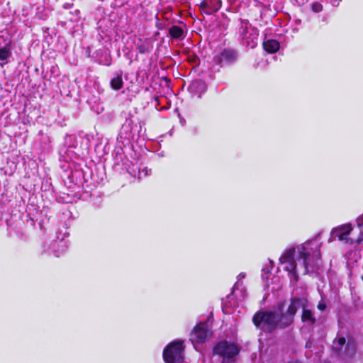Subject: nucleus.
Instances as JSON below:
<instances>
[{
  "label": "nucleus",
  "instance_id": "1",
  "mask_svg": "<svg viewBox=\"0 0 363 363\" xmlns=\"http://www.w3.org/2000/svg\"><path fill=\"white\" fill-rule=\"evenodd\" d=\"M279 263L284 265V270L297 281L298 274L304 275L319 269L321 263L320 244L313 240L287 249L280 257Z\"/></svg>",
  "mask_w": 363,
  "mask_h": 363
},
{
  "label": "nucleus",
  "instance_id": "2",
  "mask_svg": "<svg viewBox=\"0 0 363 363\" xmlns=\"http://www.w3.org/2000/svg\"><path fill=\"white\" fill-rule=\"evenodd\" d=\"M253 323L266 333H271L281 328V315L277 311H258L252 318Z\"/></svg>",
  "mask_w": 363,
  "mask_h": 363
},
{
  "label": "nucleus",
  "instance_id": "3",
  "mask_svg": "<svg viewBox=\"0 0 363 363\" xmlns=\"http://www.w3.org/2000/svg\"><path fill=\"white\" fill-rule=\"evenodd\" d=\"M213 352L214 354L223 357L221 363H235V357L238 354L240 349L234 343L222 341L214 347Z\"/></svg>",
  "mask_w": 363,
  "mask_h": 363
},
{
  "label": "nucleus",
  "instance_id": "4",
  "mask_svg": "<svg viewBox=\"0 0 363 363\" xmlns=\"http://www.w3.org/2000/svg\"><path fill=\"white\" fill-rule=\"evenodd\" d=\"M308 301L304 298H293L291 299V303L289 306L286 313H281V328H284L290 325L294 321V317L299 308H303L304 304Z\"/></svg>",
  "mask_w": 363,
  "mask_h": 363
},
{
  "label": "nucleus",
  "instance_id": "5",
  "mask_svg": "<svg viewBox=\"0 0 363 363\" xmlns=\"http://www.w3.org/2000/svg\"><path fill=\"white\" fill-rule=\"evenodd\" d=\"M183 342H172L167 346L163 352L164 360L166 363H178L183 360Z\"/></svg>",
  "mask_w": 363,
  "mask_h": 363
},
{
  "label": "nucleus",
  "instance_id": "6",
  "mask_svg": "<svg viewBox=\"0 0 363 363\" xmlns=\"http://www.w3.org/2000/svg\"><path fill=\"white\" fill-rule=\"evenodd\" d=\"M333 350L343 359L351 358L355 353V346L351 340L346 342L344 337H338L333 341Z\"/></svg>",
  "mask_w": 363,
  "mask_h": 363
},
{
  "label": "nucleus",
  "instance_id": "7",
  "mask_svg": "<svg viewBox=\"0 0 363 363\" xmlns=\"http://www.w3.org/2000/svg\"><path fill=\"white\" fill-rule=\"evenodd\" d=\"M238 52L236 49L233 48H225L218 54L214 56L213 60L216 65L220 67L224 65H230L235 63L238 59Z\"/></svg>",
  "mask_w": 363,
  "mask_h": 363
},
{
  "label": "nucleus",
  "instance_id": "8",
  "mask_svg": "<svg viewBox=\"0 0 363 363\" xmlns=\"http://www.w3.org/2000/svg\"><path fill=\"white\" fill-rule=\"evenodd\" d=\"M210 335L207 324L200 323L197 325L190 334V340L192 342L202 343L206 341Z\"/></svg>",
  "mask_w": 363,
  "mask_h": 363
},
{
  "label": "nucleus",
  "instance_id": "9",
  "mask_svg": "<svg viewBox=\"0 0 363 363\" xmlns=\"http://www.w3.org/2000/svg\"><path fill=\"white\" fill-rule=\"evenodd\" d=\"M201 12L207 16L218 12L222 6L221 0H203L199 4Z\"/></svg>",
  "mask_w": 363,
  "mask_h": 363
},
{
  "label": "nucleus",
  "instance_id": "10",
  "mask_svg": "<svg viewBox=\"0 0 363 363\" xmlns=\"http://www.w3.org/2000/svg\"><path fill=\"white\" fill-rule=\"evenodd\" d=\"M353 228H333L331 231V235L333 238H338L341 241H350L351 242H359L362 238H349Z\"/></svg>",
  "mask_w": 363,
  "mask_h": 363
},
{
  "label": "nucleus",
  "instance_id": "11",
  "mask_svg": "<svg viewBox=\"0 0 363 363\" xmlns=\"http://www.w3.org/2000/svg\"><path fill=\"white\" fill-rule=\"evenodd\" d=\"M12 40L3 35L0 36V61H6L12 55Z\"/></svg>",
  "mask_w": 363,
  "mask_h": 363
},
{
  "label": "nucleus",
  "instance_id": "12",
  "mask_svg": "<svg viewBox=\"0 0 363 363\" xmlns=\"http://www.w3.org/2000/svg\"><path fill=\"white\" fill-rule=\"evenodd\" d=\"M139 43L136 44V49L140 54L150 53L152 50V45L149 39H138Z\"/></svg>",
  "mask_w": 363,
  "mask_h": 363
},
{
  "label": "nucleus",
  "instance_id": "13",
  "mask_svg": "<svg viewBox=\"0 0 363 363\" xmlns=\"http://www.w3.org/2000/svg\"><path fill=\"white\" fill-rule=\"evenodd\" d=\"M168 34L171 38L175 40H182L185 38L183 28L176 25H174L169 28Z\"/></svg>",
  "mask_w": 363,
  "mask_h": 363
},
{
  "label": "nucleus",
  "instance_id": "14",
  "mask_svg": "<svg viewBox=\"0 0 363 363\" xmlns=\"http://www.w3.org/2000/svg\"><path fill=\"white\" fill-rule=\"evenodd\" d=\"M264 50L270 54L277 52L280 48L279 43L276 40H267L263 42Z\"/></svg>",
  "mask_w": 363,
  "mask_h": 363
},
{
  "label": "nucleus",
  "instance_id": "15",
  "mask_svg": "<svg viewBox=\"0 0 363 363\" xmlns=\"http://www.w3.org/2000/svg\"><path fill=\"white\" fill-rule=\"evenodd\" d=\"M302 310V320L303 322H307L309 324H313L315 322V318L311 311L307 308V304H304Z\"/></svg>",
  "mask_w": 363,
  "mask_h": 363
},
{
  "label": "nucleus",
  "instance_id": "16",
  "mask_svg": "<svg viewBox=\"0 0 363 363\" xmlns=\"http://www.w3.org/2000/svg\"><path fill=\"white\" fill-rule=\"evenodd\" d=\"M110 85L113 90L118 91L121 89L123 86L122 75L118 74L116 77L112 78L110 82Z\"/></svg>",
  "mask_w": 363,
  "mask_h": 363
},
{
  "label": "nucleus",
  "instance_id": "17",
  "mask_svg": "<svg viewBox=\"0 0 363 363\" xmlns=\"http://www.w3.org/2000/svg\"><path fill=\"white\" fill-rule=\"evenodd\" d=\"M312 10L315 13H319L323 11V5L319 2H314L311 6Z\"/></svg>",
  "mask_w": 363,
  "mask_h": 363
},
{
  "label": "nucleus",
  "instance_id": "18",
  "mask_svg": "<svg viewBox=\"0 0 363 363\" xmlns=\"http://www.w3.org/2000/svg\"><path fill=\"white\" fill-rule=\"evenodd\" d=\"M199 1V0H182V4L186 7H188L189 9H190L192 2H194L196 4V5H199V4H198Z\"/></svg>",
  "mask_w": 363,
  "mask_h": 363
},
{
  "label": "nucleus",
  "instance_id": "19",
  "mask_svg": "<svg viewBox=\"0 0 363 363\" xmlns=\"http://www.w3.org/2000/svg\"><path fill=\"white\" fill-rule=\"evenodd\" d=\"M357 227H363V214L357 218Z\"/></svg>",
  "mask_w": 363,
  "mask_h": 363
},
{
  "label": "nucleus",
  "instance_id": "20",
  "mask_svg": "<svg viewBox=\"0 0 363 363\" xmlns=\"http://www.w3.org/2000/svg\"><path fill=\"white\" fill-rule=\"evenodd\" d=\"M325 308L326 306L323 303H319V304L318 305V308L320 309V311L325 310Z\"/></svg>",
  "mask_w": 363,
  "mask_h": 363
},
{
  "label": "nucleus",
  "instance_id": "21",
  "mask_svg": "<svg viewBox=\"0 0 363 363\" xmlns=\"http://www.w3.org/2000/svg\"><path fill=\"white\" fill-rule=\"evenodd\" d=\"M283 308H284V303H279L278 304V311H279V312H281L282 310H283Z\"/></svg>",
  "mask_w": 363,
  "mask_h": 363
},
{
  "label": "nucleus",
  "instance_id": "22",
  "mask_svg": "<svg viewBox=\"0 0 363 363\" xmlns=\"http://www.w3.org/2000/svg\"><path fill=\"white\" fill-rule=\"evenodd\" d=\"M338 227H347V228H350V227H352V225L350 223H347V224L340 225Z\"/></svg>",
  "mask_w": 363,
  "mask_h": 363
},
{
  "label": "nucleus",
  "instance_id": "23",
  "mask_svg": "<svg viewBox=\"0 0 363 363\" xmlns=\"http://www.w3.org/2000/svg\"><path fill=\"white\" fill-rule=\"evenodd\" d=\"M239 277H242V274H239Z\"/></svg>",
  "mask_w": 363,
  "mask_h": 363
},
{
  "label": "nucleus",
  "instance_id": "24",
  "mask_svg": "<svg viewBox=\"0 0 363 363\" xmlns=\"http://www.w3.org/2000/svg\"><path fill=\"white\" fill-rule=\"evenodd\" d=\"M239 277H242V274H239Z\"/></svg>",
  "mask_w": 363,
  "mask_h": 363
},
{
  "label": "nucleus",
  "instance_id": "25",
  "mask_svg": "<svg viewBox=\"0 0 363 363\" xmlns=\"http://www.w3.org/2000/svg\"><path fill=\"white\" fill-rule=\"evenodd\" d=\"M239 277H242V274H239Z\"/></svg>",
  "mask_w": 363,
  "mask_h": 363
}]
</instances>
